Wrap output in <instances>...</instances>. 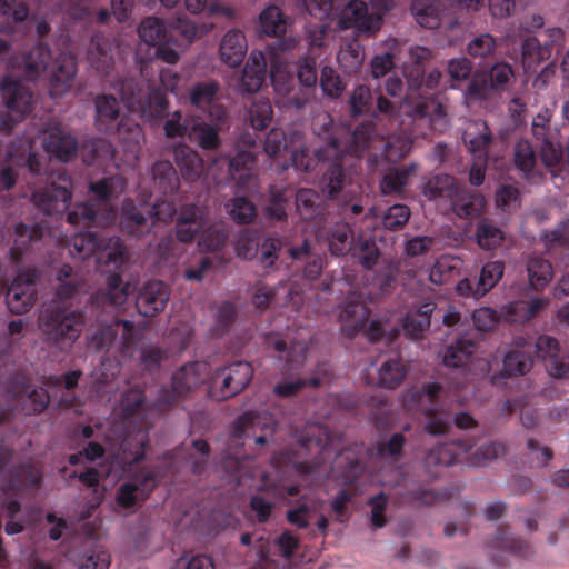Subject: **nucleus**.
<instances>
[{
    "mask_svg": "<svg viewBox=\"0 0 569 569\" xmlns=\"http://www.w3.org/2000/svg\"><path fill=\"white\" fill-rule=\"evenodd\" d=\"M551 57V49L536 37H527L521 43V60L526 72Z\"/></svg>",
    "mask_w": 569,
    "mask_h": 569,
    "instance_id": "obj_45",
    "label": "nucleus"
},
{
    "mask_svg": "<svg viewBox=\"0 0 569 569\" xmlns=\"http://www.w3.org/2000/svg\"><path fill=\"white\" fill-rule=\"evenodd\" d=\"M120 332L121 353L126 356L137 343L134 323L127 319H114L111 325L100 327L92 338L98 350H108Z\"/></svg>",
    "mask_w": 569,
    "mask_h": 569,
    "instance_id": "obj_18",
    "label": "nucleus"
},
{
    "mask_svg": "<svg viewBox=\"0 0 569 569\" xmlns=\"http://www.w3.org/2000/svg\"><path fill=\"white\" fill-rule=\"evenodd\" d=\"M276 432V421L269 413H258L253 411L244 412L232 423L231 437L234 440L249 441L262 448L273 441ZM246 442H243L244 445Z\"/></svg>",
    "mask_w": 569,
    "mask_h": 569,
    "instance_id": "obj_9",
    "label": "nucleus"
},
{
    "mask_svg": "<svg viewBox=\"0 0 569 569\" xmlns=\"http://www.w3.org/2000/svg\"><path fill=\"white\" fill-rule=\"evenodd\" d=\"M472 447L469 440L459 439L431 448L423 458L422 471L403 477L400 497L408 503L426 507L449 500L451 492L447 488H433L431 483L445 468L461 462Z\"/></svg>",
    "mask_w": 569,
    "mask_h": 569,
    "instance_id": "obj_2",
    "label": "nucleus"
},
{
    "mask_svg": "<svg viewBox=\"0 0 569 569\" xmlns=\"http://www.w3.org/2000/svg\"><path fill=\"white\" fill-rule=\"evenodd\" d=\"M219 89L214 80L197 82L189 90V101L198 109L208 110L216 101Z\"/></svg>",
    "mask_w": 569,
    "mask_h": 569,
    "instance_id": "obj_52",
    "label": "nucleus"
},
{
    "mask_svg": "<svg viewBox=\"0 0 569 569\" xmlns=\"http://www.w3.org/2000/svg\"><path fill=\"white\" fill-rule=\"evenodd\" d=\"M476 240L483 250H492L505 240L503 230L491 219L481 218L477 223Z\"/></svg>",
    "mask_w": 569,
    "mask_h": 569,
    "instance_id": "obj_49",
    "label": "nucleus"
},
{
    "mask_svg": "<svg viewBox=\"0 0 569 569\" xmlns=\"http://www.w3.org/2000/svg\"><path fill=\"white\" fill-rule=\"evenodd\" d=\"M247 49L244 33L239 29H231L222 37L219 51L221 60L229 67L236 68L242 63Z\"/></svg>",
    "mask_w": 569,
    "mask_h": 569,
    "instance_id": "obj_31",
    "label": "nucleus"
},
{
    "mask_svg": "<svg viewBox=\"0 0 569 569\" xmlns=\"http://www.w3.org/2000/svg\"><path fill=\"white\" fill-rule=\"evenodd\" d=\"M462 261L451 256H441L436 260L430 270V281L436 284H442L453 280L460 271Z\"/></svg>",
    "mask_w": 569,
    "mask_h": 569,
    "instance_id": "obj_57",
    "label": "nucleus"
},
{
    "mask_svg": "<svg viewBox=\"0 0 569 569\" xmlns=\"http://www.w3.org/2000/svg\"><path fill=\"white\" fill-rule=\"evenodd\" d=\"M228 239V230L223 226L210 224L206 219V228L202 229L198 246L201 250L216 252L221 250Z\"/></svg>",
    "mask_w": 569,
    "mask_h": 569,
    "instance_id": "obj_59",
    "label": "nucleus"
},
{
    "mask_svg": "<svg viewBox=\"0 0 569 569\" xmlns=\"http://www.w3.org/2000/svg\"><path fill=\"white\" fill-rule=\"evenodd\" d=\"M458 186L452 176L440 173L429 178L422 187V194L429 200L453 199Z\"/></svg>",
    "mask_w": 569,
    "mask_h": 569,
    "instance_id": "obj_44",
    "label": "nucleus"
},
{
    "mask_svg": "<svg viewBox=\"0 0 569 569\" xmlns=\"http://www.w3.org/2000/svg\"><path fill=\"white\" fill-rule=\"evenodd\" d=\"M373 101L375 97L369 87L365 84L357 86L348 100L351 116L359 117L370 113L375 118L381 116L389 120L397 116V104L393 101L387 99L381 92L376 97V104Z\"/></svg>",
    "mask_w": 569,
    "mask_h": 569,
    "instance_id": "obj_14",
    "label": "nucleus"
},
{
    "mask_svg": "<svg viewBox=\"0 0 569 569\" xmlns=\"http://www.w3.org/2000/svg\"><path fill=\"white\" fill-rule=\"evenodd\" d=\"M52 54L48 44L39 42L23 57V71L29 80H36L47 70Z\"/></svg>",
    "mask_w": 569,
    "mask_h": 569,
    "instance_id": "obj_41",
    "label": "nucleus"
},
{
    "mask_svg": "<svg viewBox=\"0 0 569 569\" xmlns=\"http://www.w3.org/2000/svg\"><path fill=\"white\" fill-rule=\"evenodd\" d=\"M375 137L383 138V134H379L377 132L371 121L361 122L349 136L348 143H342V141L339 140V144L342 149V157L345 153L360 157L362 152L369 148V144ZM338 139L340 138L338 137Z\"/></svg>",
    "mask_w": 569,
    "mask_h": 569,
    "instance_id": "obj_35",
    "label": "nucleus"
},
{
    "mask_svg": "<svg viewBox=\"0 0 569 569\" xmlns=\"http://www.w3.org/2000/svg\"><path fill=\"white\" fill-rule=\"evenodd\" d=\"M0 94L6 108L24 119L33 109V92L21 80L4 76L0 80Z\"/></svg>",
    "mask_w": 569,
    "mask_h": 569,
    "instance_id": "obj_16",
    "label": "nucleus"
},
{
    "mask_svg": "<svg viewBox=\"0 0 569 569\" xmlns=\"http://www.w3.org/2000/svg\"><path fill=\"white\" fill-rule=\"evenodd\" d=\"M152 210L149 206L137 204L131 199H126L121 206L120 228L132 237H141L152 228Z\"/></svg>",
    "mask_w": 569,
    "mask_h": 569,
    "instance_id": "obj_20",
    "label": "nucleus"
},
{
    "mask_svg": "<svg viewBox=\"0 0 569 569\" xmlns=\"http://www.w3.org/2000/svg\"><path fill=\"white\" fill-rule=\"evenodd\" d=\"M505 272V262L501 260L487 262L480 271L479 279L476 283V295L485 296L489 292L502 278Z\"/></svg>",
    "mask_w": 569,
    "mask_h": 569,
    "instance_id": "obj_60",
    "label": "nucleus"
},
{
    "mask_svg": "<svg viewBox=\"0 0 569 569\" xmlns=\"http://www.w3.org/2000/svg\"><path fill=\"white\" fill-rule=\"evenodd\" d=\"M140 104L142 112L149 118L162 119L169 116V101L160 89H150Z\"/></svg>",
    "mask_w": 569,
    "mask_h": 569,
    "instance_id": "obj_61",
    "label": "nucleus"
},
{
    "mask_svg": "<svg viewBox=\"0 0 569 569\" xmlns=\"http://www.w3.org/2000/svg\"><path fill=\"white\" fill-rule=\"evenodd\" d=\"M382 23L381 14L369 12L363 0H349L340 10L337 22L340 30L353 29L357 36L365 38L375 37Z\"/></svg>",
    "mask_w": 569,
    "mask_h": 569,
    "instance_id": "obj_11",
    "label": "nucleus"
},
{
    "mask_svg": "<svg viewBox=\"0 0 569 569\" xmlns=\"http://www.w3.org/2000/svg\"><path fill=\"white\" fill-rule=\"evenodd\" d=\"M37 300L36 282L30 271L16 276L6 292V303L13 315L27 313Z\"/></svg>",
    "mask_w": 569,
    "mask_h": 569,
    "instance_id": "obj_17",
    "label": "nucleus"
},
{
    "mask_svg": "<svg viewBox=\"0 0 569 569\" xmlns=\"http://www.w3.org/2000/svg\"><path fill=\"white\" fill-rule=\"evenodd\" d=\"M310 251V244L305 240L301 246L291 247L289 254L293 260L308 258L302 270V276L305 279L313 281L320 276L323 269V259L320 256H312Z\"/></svg>",
    "mask_w": 569,
    "mask_h": 569,
    "instance_id": "obj_53",
    "label": "nucleus"
},
{
    "mask_svg": "<svg viewBox=\"0 0 569 569\" xmlns=\"http://www.w3.org/2000/svg\"><path fill=\"white\" fill-rule=\"evenodd\" d=\"M252 377L253 368L247 361H236L218 368L211 372L209 397L217 401L227 400L240 393L250 383Z\"/></svg>",
    "mask_w": 569,
    "mask_h": 569,
    "instance_id": "obj_8",
    "label": "nucleus"
},
{
    "mask_svg": "<svg viewBox=\"0 0 569 569\" xmlns=\"http://www.w3.org/2000/svg\"><path fill=\"white\" fill-rule=\"evenodd\" d=\"M440 312L433 301L410 308L402 320L403 330L409 337L418 339L430 328L431 318Z\"/></svg>",
    "mask_w": 569,
    "mask_h": 569,
    "instance_id": "obj_28",
    "label": "nucleus"
},
{
    "mask_svg": "<svg viewBox=\"0 0 569 569\" xmlns=\"http://www.w3.org/2000/svg\"><path fill=\"white\" fill-rule=\"evenodd\" d=\"M315 131L323 140V144L315 149L313 157L305 148L296 150L291 157L292 164L298 170L309 172L316 168L317 162L331 161L321 178L320 187L323 194L335 199L346 182V174L342 168V149L332 118L328 113L319 116Z\"/></svg>",
    "mask_w": 569,
    "mask_h": 569,
    "instance_id": "obj_3",
    "label": "nucleus"
},
{
    "mask_svg": "<svg viewBox=\"0 0 569 569\" xmlns=\"http://www.w3.org/2000/svg\"><path fill=\"white\" fill-rule=\"evenodd\" d=\"M406 375L407 369L400 358L388 359L378 371L377 385L385 389H395L401 385Z\"/></svg>",
    "mask_w": 569,
    "mask_h": 569,
    "instance_id": "obj_51",
    "label": "nucleus"
},
{
    "mask_svg": "<svg viewBox=\"0 0 569 569\" xmlns=\"http://www.w3.org/2000/svg\"><path fill=\"white\" fill-rule=\"evenodd\" d=\"M451 201L452 211L461 219H468L479 216L485 206L486 199L476 191H466L457 189V196Z\"/></svg>",
    "mask_w": 569,
    "mask_h": 569,
    "instance_id": "obj_36",
    "label": "nucleus"
},
{
    "mask_svg": "<svg viewBox=\"0 0 569 569\" xmlns=\"http://www.w3.org/2000/svg\"><path fill=\"white\" fill-rule=\"evenodd\" d=\"M118 46L102 33H94L88 49V61L101 77H111L116 67Z\"/></svg>",
    "mask_w": 569,
    "mask_h": 569,
    "instance_id": "obj_22",
    "label": "nucleus"
},
{
    "mask_svg": "<svg viewBox=\"0 0 569 569\" xmlns=\"http://www.w3.org/2000/svg\"><path fill=\"white\" fill-rule=\"evenodd\" d=\"M46 227L42 222H19L13 228V241L9 249V261L13 266L22 262L24 253L33 242L40 241L44 236Z\"/></svg>",
    "mask_w": 569,
    "mask_h": 569,
    "instance_id": "obj_25",
    "label": "nucleus"
},
{
    "mask_svg": "<svg viewBox=\"0 0 569 569\" xmlns=\"http://www.w3.org/2000/svg\"><path fill=\"white\" fill-rule=\"evenodd\" d=\"M72 186L71 176L67 171H59L49 186L33 191L31 200L48 216L62 213L70 206Z\"/></svg>",
    "mask_w": 569,
    "mask_h": 569,
    "instance_id": "obj_10",
    "label": "nucleus"
},
{
    "mask_svg": "<svg viewBox=\"0 0 569 569\" xmlns=\"http://www.w3.org/2000/svg\"><path fill=\"white\" fill-rule=\"evenodd\" d=\"M258 32L274 37L273 42L269 44L274 56L291 51L298 43L293 37H281L286 32V21L277 6H269L260 13Z\"/></svg>",
    "mask_w": 569,
    "mask_h": 569,
    "instance_id": "obj_15",
    "label": "nucleus"
},
{
    "mask_svg": "<svg viewBox=\"0 0 569 569\" xmlns=\"http://www.w3.org/2000/svg\"><path fill=\"white\" fill-rule=\"evenodd\" d=\"M73 258L86 260L96 256L99 268H108L110 272L106 280V288L91 296L93 308H118L126 303L130 293V283L124 282L117 272L128 259L127 248L119 237H110L107 240L92 231L76 233L68 243Z\"/></svg>",
    "mask_w": 569,
    "mask_h": 569,
    "instance_id": "obj_1",
    "label": "nucleus"
},
{
    "mask_svg": "<svg viewBox=\"0 0 569 569\" xmlns=\"http://www.w3.org/2000/svg\"><path fill=\"white\" fill-rule=\"evenodd\" d=\"M527 272L530 286L535 290L543 289L552 279L550 262L540 256H530L528 258Z\"/></svg>",
    "mask_w": 569,
    "mask_h": 569,
    "instance_id": "obj_54",
    "label": "nucleus"
},
{
    "mask_svg": "<svg viewBox=\"0 0 569 569\" xmlns=\"http://www.w3.org/2000/svg\"><path fill=\"white\" fill-rule=\"evenodd\" d=\"M84 315L59 305L47 306L39 315L38 327L43 341L59 351H68L84 328Z\"/></svg>",
    "mask_w": 569,
    "mask_h": 569,
    "instance_id": "obj_5",
    "label": "nucleus"
},
{
    "mask_svg": "<svg viewBox=\"0 0 569 569\" xmlns=\"http://www.w3.org/2000/svg\"><path fill=\"white\" fill-rule=\"evenodd\" d=\"M206 228V217L194 204L183 207L177 216L176 237L180 242L190 243L199 240L202 229Z\"/></svg>",
    "mask_w": 569,
    "mask_h": 569,
    "instance_id": "obj_26",
    "label": "nucleus"
},
{
    "mask_svg": "<svg viewBox=\"0 0 569 569\" xmlns=\"http://www.w3.org/2000/svg\"><path fill=\"white\" fill-rule=\"evenodd\" d=\"M148 443L149 437L144 431L138 430L124 436L116 456L117 463L124 473H131L133 467L144 459Z\"/></svg>",
    "mask_w": 569,
    "mask_h": 569,
    "instance_id": "obj_24",
    "label": "nucleus"
},
{
    "mask_svg": "<svg viewBox=\"0 0 569 569\" xmlns=\"http://www.w3.org/2000/svg\"><path fill=\"white\" fill-rule=\"evenodd\" d=\"M126 181L119 176H109L101 179L90 181L88 189L91 200L104 208H110L111 202L117 200L124 191Z\"/></svg>",
    "mask_w": 569,
    "mask_h": 569,
    "instance_id": "obj_30",
    "label": "nucleus"
},
{
    "mask_svg": "<svg viewBox=\"0 0 569 569\" xmlns=\"http://www.w3.org/2000/svg\"><path fill=\"white\" fill-rule=\"evenodd\" d=\"M490 547L507 550L521 558H527L531 555V547L525 540L510 535L507 527H499L497 529L495 537L490 541Z\"/></svg>",
    "mask_w": 569,
    "mask_h": 569,
    "instance_id": "obj_50",
    "label": "nucleus"
},
{
    "mask_svg": "<svg viewBox=\"0 0 569 569\" xmlns=\"http://www.w3.org/2000/svg\"><path fill=\"white\" fill-rule=\"evenodd\" d=\"M157 485V475L152 469L143 468L132 472L129 480L118 487L116 503L122 509L133 508L138 502L146 501Z\"/></svg>",
    "mask_w": 569,
    "mask_h": 569,
    "instance_id": "obj_13",
    "label": "nucleus"
},
{
    "mask_svg": "<svg viewBox=\"0 0 569 569\" xmlns=\"http://www.w3.org/2000/svg\"><path fill=\"white\" fill-rule=\"evenodd\" d=\"M475 351L473 341L465 338L457 339L446 348L442 362L446 367L461 368L469 362Z\"/></svg>",
    "mask_w": 569,
    "mask_h": 569,
    "instance_id": "obj_48",
    "label": "nucleus"
},
{
    "mask_svg": "<svg viewBox=\"0 0 569 569\" xmlns=\"http://www.w3.org/2000/svg\"><path fill=\"white\" fill-rule=\"evenodd\" d=\"M169 298V287L161 280H151L140 288L136 299V307L143 317H154L163 311Z\"/></svg>",
    "mask_w": 569,
    "mask_h": 569,
    "instance_id": "obj_21",
    "label": "nucleus"
},
{
    "mask_svg": "<svg viewBox=\"0 0 569 569\" xmlns=\"http://www.w3.org/2000/svg\"><path fill=\"white\" fill-rule=\"evenodd\" d=\"M416 164L390 169L380 181L381 192L383 194L400 193L407 186L409 177L416 171Z\"/></svg>",
    "mask_w": 569,
    "mask_h": 569,
    "instance_id": "obj_56",
    "label": "nucleus"
},
{
    "mask_svg": "<svg viewBox=\"0 0 569 569\" xmlns=\"http://www.w3.org/2000/svg\"><path fill=\"white\" fill-rule=\"evenodd\" d=\"M41 471L30 462H23L12 468L9 476V488L13 491L36 489L41 483Z\"/></svg>",
    "mask_w": 569,
    "mask_h": 569,
    "instance_id": "obj_42",
    "label": "nucleus"
},
{
    "mask_svg": "<svg viewBox=\"0 0 569 569\" xmlns=\"http://www.w3.org/2000/svg\"><path fill=\"white\" fill-rule=\"evenodd\" d=\"M174 161L187 180H196L200 177L203 162L197 151L187 144L178 146L174 151Z\"/></svg>",
    "mask_w": 569,
    "mask_h": 569,
    "instance_id": "obj_43",
    "label": "nucleus"
},
{
    "mask_svg": "<svg viewBox=\"0 0 569 569\" xmlns=\"http://www.w3.org/2000/svg\"><path fill=\"white\" fill-rule=\"evenodd\" d=\"M42 140L46 151L62 162L71 161L77 154V138L61 126H52L46 129Z\"/></svg>",
    "mask_w": 569,
    "mask_h": 569,
    "instance_id": "obj_23",
    "label": "nucleus"
},
{
    "mask_svg": "<svg viewBox=\"0 0 569 569\" xmlns=\"http://www.w3.org/2000/svg\"><path fill=\"white\" fill-rule=\"evenodd\" d=\"M475 132L470 129L463 133V142L477 161L487 162L489 149L492 143V134L486 121H475L472 123Z\"/></svg>",
    "mask_w": 569,
    "mask_h": 569,
    "instance_id": "obj_32",
    "label": "nucleus"
},
{
    "mask_svg": "<svg viewBox=\"0 0 569 569\" xmlns=\"http://www.w3.org/2000/svg\"><path fill=\"white\" fill-rule=\"evenodd\" d=\"M197 24L184 16H178L169 22V40L172 44L183 46L198 36Z\"/></svg>",
    "mask_w": 569,
    "mask_h": 569,
    "instance_id": "obj_55",
    "label": "nucleus"
},
{
    "mask_svg": "<svg viewBox=\"0 0 569 569\" xmlns=\"http://www.w3.org/2000/svg\"><path fill=\"white\" fill-rule=\"evenodd\" d=\"M264 345L278 353L279 360H284V372L300 369L308 357V346L301 341H293L288 346L278 332H269L264 337Z\"/></svg>",
    "mask_w": 569,
    "mask_h": 569,
    "instance_id": "obj_19",
    "label": "nucleus"
},
{
    "mask_svg": "<svg viewBox=\"0 0 569 569\" xmlns=\"http://www.w3.org/2000/svg\"><path fill=\"white\" fill-rule=\"evenodd\" d=\"M532 357L523 350H511L503 358V373L508 377L523 376L532 367Z\"/></svg>",
    "mask_w": 569,
    "mask_h": 569,
    "instance_id": "obj_63",
    "label": "nucleus"
},
{
    "mask_svg": "<svg viewBox=\"0 0 569 569\" xmlns=\"http://www.w3.org/2000/svg\"><path fill=\"white\" fill-rule=\"evenodd\" d=\"M531 131L538 142L542 162L547 167H555L562 159V147L551 132L550 127L531 126Z\"/></svg>",
    "mask_w": 569,
    "mask_h": 569,
    "instance_id": "obj_33",
    "label": "nucleus"
},
{
    "mask_svg": "<svg viewBox=\"0 0 569 569\" xmlns=\"http://www.w3.org/2000/svg\"><path fill=\"white\" fill-rule=\"evenodd\" d=\"M94 109V124L98 131L116 136L128 151H139L143 138L142 128L130 117L121 114L120 102L114 96L104 93L97 96Z\"/></svg>",
    "mask_w": 569,
    "mask_h": 569,
    "instance_id": "obj_4",
    "label": "nucleus"
},
{
    "mask_svg": "<svg viewBox=\"0 0 569 569\" xmlns=\"http://www.w3.org/2000/svg\"><path fill=\"white\" fill-rule=\"evenodd\" d=\"M442 73L439 69H432L428 74L421 79V82L417 90H411L405 96V108L406 113L413 120H425L431 128L442 120L446 116L445 107L436 99L433 94H422L421 88L436 89Z\"/></svg>",
    "mask_w": 569,
    "mask_h": 569,
    "instance_id": "obj_6",
    "label": "nucleus"
},
{
    "mask_svg": "<svg viewBox=\"0 0 569 569\" xmlns=\"http://www.w3.org/2000/svg\"><path fill=\"white\" fill-rule=\"evenodd\" d=\"M365 60V48L357 40L343 41L337 53V61L346 74L357 73Z\"/></svg>",
    "mask_w": 569,
    "mask_h": 569,
    "instance_id": "obj_38",
    "label": "nucleus"
},
{
    "mask_svg": "<svg viewBox=\"0 0 569 569\" xmlns=\"http://www.w3.org/2000/svg\"><path fill=\"white\" fill-rule=\"evenodd\" d=\"M327 241L330 252L339 257L351 252L357 238L347 222H337L328 229Z\"/></svg>",
    "mask_w": 569,
    "mask_h": 569,
    "instance_id": "obj_37",
    "label": "nucleus"
},
{
    "mask_svg": "<svg viewBox=\"0 0 569 569\" xmlns=\"http://www.w3.org/2000/svg\"><path fill=\"white\" fill-rule=\"evenodd\" d=\"M151 172L154 187L158 188L162 194H172L179 189V177L170 161H157L152 166Z\"/></svg>",
    "mask_w": 569,
    "mask_h": 569,
    "instance_id": "obj_46",
    "label": "nucleus"
},
{
    "mask_svg": "<svg viewBox=\"0 0 569 569\" xmlns=\"http://www.w3.org/2000/svg\"><path fill=\"white\" fill-rule=\"evenodd\" d=\"M139 37L147 44L156 47L162 42H170L169 40V23L157 17L144 18L139 28Z\"/></svg>",
    "mask_w": 569,
    "mask_h": 569,
    "instance_id": "obj_47",
    "label": "nucleus"
},
{
    "mask_svg": "<svg viewBox=\"0 0 569 569\" xmlns=\"http://www.w3.org/2000/svg\"><path fill=\"white\" fill-rule=\"evenodd\" d=\"M292 194L283 187L270 186L263 212L271 221H286Z\"/></svg>",
    "mask_w": 569,
    "mask_h": 569,
    "instance_id": "obj_40",
    "label": "nucleus"
},
{
    "mask_svg": "<svg viewBox=\"0 0 569 569\" xmlns=\"http://www.w3.org/2000/svg\"><path fill=\"white\" fill-rule=\"evenodd\" d=\"M321 198L312 189H299L296 192V210L303 220H310L319 213Z\"/></svg>",
    "mask_w": 569,
    "mask_h": 569,
    "instance_id": "obj_62",
    "label": "nucleus"
},
{
    "mask_svg": "<svg viewBox=\"0 0 569 569\" xmlns=\"http://www.w3.org/2000/svg\"><path fill=\"white\" fill-rule=\"evenodd\" d=\"M210 377L211 367L209 362L191 361L184 363L172 375L171 395L160 400L173 405L206 381L210 382Z\"/></svg>",
    "mask_w": 569,
    "mask_h": 569,
    "instance_id": "obj_12",
    "label": "nucleus"
},
{
    "mask_svg": "<svg viewBox=\"0 0 569 569\" xmlns=\"http://www.w3.org/2000/svg\"><path fill=\"white\" fill-rule=\"evenodd\" d=\"M227 212L232 221L238 224H250L257 216L256 204L246 197H234L226 203Z\"/></svg>",
    "mask_w": 569,
    "mask_h": 569,
    "instance_id": "obj_58",
    "label": "nucleus"
},
{
    "mask_svg": "<svg viewBox=\"0 0 569 569\" xmlns=\"http://www.w3.org/2000/svg\"><path fill=\"white\" fill-rule=\"evenodd\" d=\"M189 140L203 150H217L221 144L219 127L201 118H190Z\"/></svg>",
    "mask_w": 569,
    "mask_h": 569,
    "instance_id": "obj_34",
    "label": "nucleus"
},
{
    "mask_svg": "<svg viewBox=\"0 0 569 569\" xmlns=\"http://www.w3.org/2000/svg\"><path fill=\"white\" fill-rule=\"evenodd\" d=\"M267 61L263 52L252 51L242 71L239 88L246 93L258 92L266 81Z\"/></svg>",
    "mask_w": 569,
    "mask_h": 569,
    "instance_id": "obj_29",
    "label": "nucleus"
},
{
    "mask_svg": "<svg viewBox=\"0 0 569 569\" xmlns=\"http://www.w3.org/2000/svg\"><path fill=\"white\" fill-rule=\"evenodd\" d=\"M77 73L76 58L71 53H60L54 63V68L49 80V90L52 97L62 96L67 92L73 82Z\"/></svg>",
    "mask_w": 569,
    "mask_h": 569,
    "instance_id": "obj_27",
    "label": "nucleus"
},
{
    "mask_svg": "<svg viewBox=\"0 0 569 569\" xmlns=\"http://www.w3.org/2000/svg\"><path fill=\"white\" fill-rule=\"evenodd\" d=\"M365 269H372L379 258V249L372 239L362 236L357 237V241L351 252Z\"/></svg>",
    "mask_w": 569,
    "mask_h": 569,
    "instance_id": "obj_64",
    "label": "nucleus"
},
{
    "mask_svg": "<svg viewBox=\"0 0 569 569\" xmlns=\"http://www.w3.org/2000/svg\"><path fill=\"white\" fill-rule=\"evenodd\" d=\"M443 6L438 0H413L411 12L416 21L427 29H437L441 23Z\"/></svg>",
    "mask_w": 569,
    "mask_h": 569,
    "instance_id": "obj_39",
    "label": "nucleus"
},
{
    "mask_svg": "<svg viewBox=\"0 0 569 569\" xmlns=\"http://www.w3.org/2000/svg\"><path fill=\"white\" fill-rule=\"evenodd\" d=\"M369 316L370 310L363 301L349 297L340 307V311L338 313V319L341 325V335L346 338L352 339L359 332L365 331L369 341H380L386 332L383 325L380 320L373 319L366 328Z\"/></svg>",
    "mask_w": 569,
    "mask_h": 569,
    "instance_id": "obj_7",
    "label": "nucleus"
}]
</instances>
